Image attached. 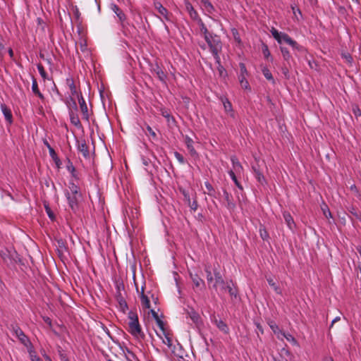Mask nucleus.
<instances>
[{"mask_svg":"<svg viewBox=\"0 0 361 361\" xmlns=\"http://www.w3.org/2000/svg\"><path fill=\"white\" fill-rule=\"evenodd\" d=\"M67 81H68V84L70 90H71V94L72 95L78 94L77 90H76V87L74 84V82L72 80H68Z\"/></svg>","mask_w":361,"mask_h":361,"instance_id":"nucleus-33","label":"nucleus"},{"mask_svg":"<svg viewBox=\"0 0 361 361\" xmlns=\"http://www.w3.org/2000/svg\"><path fill=\"white\" fill-rule=\"evenodd\" d=\"M207 42L211 52L212 53L214 59L217 63H219V52L222 49V44L219 36L216 35H210L209 36H205L204 38Z\"/></svg>","mask_w":361,"mask_h":361,"instance_id":"nucleus-2","label":"nucleus"},{"mask_svg":"<svg viewBox=\"0 0 361 361\" xmlns=\"http://www.w3.org/2000/svg\"><path fill=\"white\" fill-rule=\"evenodd\" d=\"M0 41H1V37L0 36ZM4 49V46L0 42V55L2 54V51Z\"/></svg>","mask_w":361,"mask_h":361,"instance_id":"nucleus-62","label":"nucleus"},{"mask_svg":"<svg viewBox=\"0 0 361 361\" xmlns=\"http://www.w3.org/2000/svg\"><path fill=\"white\" fill-rule=\"evenodd\" d=\"M190 277L194 285L196 287H200L201 284H204V281H202V279H200L197 274L192 275V274H190Z\"/></svg>","mask_w":361,"mask_h":361,"instance_id":"nucleus-24","label":"nucleus"},{"mask_svg":"<svg viewBox=\"0 0 361 361\" xmlns=\"http://www.w3.org/2000/svg\"><path fill=\"white\" fill-rule=\"evenodd\" d=\"M271 32L273 35V37L277 40L279 43H281V34L275 28H272L271 30Z\"/></svg>","mask_w":361,"mask_h":361,"instance_id":"nucleus-31","label":"nucleus"},{"mask_svg":"<svg viewBox=\"0 0 361 361\" xmlns=\"http://www.w3.org/2000/svg\"><path fill=\"white\" fill-rule=\"evenodd\" d=\"M188 315L193 322L197 323L200 316L196 312H195L193 310H191L190 312H188Z\"/></svg>","mask_w":361,"mask_h":361,"instance_id":"nucleus-30","label":"nucleus"},{"mask_svg":"<svg viewBox=\"0 0 361 361\" xmlns=\"http://www.w3.org/2000/svg\"><path fill=\"white\" fill-rule=\"evenodd\" d=\"M239 81H240L241 87L243 89H246V90L249 89V87H250L249 83H248V81L246 80L245 75L239 76Z\"/></svg>","mask_w":361,"mask_h":361,"instance_id":"nucleus-28","label":"nucleus"},{"mask_svg":"<svg viewBox=\"0 0 361 361\" xmlns=\"http://www.w3.org/2000/svg\"><path fill=\"white\" fill-rule=\"evenodd\" d=\"M37 68H38V71L41 75V76L43 78H47V74H46V72L44 69V67L42 66V65L41 64H38L37 65Z\"/></svg>","mask_w":361,"mask_h":361,"instance_id":"nucleus-41","label":"nucleus"},{"mask_svg":"<svg viewBox=\"0 0 361 361\" xmlns=\"http://www.w3.org/2000/svg\"><path fill=\"white\" fill-rule=\"evenodd\" d=\"M270 327L274 331V333L277 335L278 338L282 339V338L280 336V331H281L279 329L278 326L276 324L271 323L270 324Z\"/></svg>","mask_w":361,"mask_h":361,"instance_id":"nucleus-34","label":"nucleus"},{"mask_svg":"<svg viewBox=\"0 0 361 361\" xmlns=\"http://www.w3.org/2000/svg\"><path fill=\"white\" fill-rule=\"evenodd\" d=\"M70 192H66V197L70 207L73 211H75L78 208V202L81 199V194L79 188L75 184H72L70 187Z\"/></svg>","mask_w":361,"mask_h":361,"instance_id":"nucleus-4","label":"nucleus"},{"mask_svg":"<svg viewBox=\"0 0 361 361\" xmlns=\"http://www.w3.org/2000/svg\"><path fill=\"white\" fill-rule=\"evenodd\" d=\"M214 322L219 330L224 332L225 334L228 333V327L225 322H224L222 320H217L216 319H215Z\"/></svg>","mask_w":361,"mask_h":361,"instance_id":"nucleus-20","label":"nucleus"},{"mask_svg":"<svg viewBox=\"0 0 361 361\" xmlns=\"http://www.w3.org/2000/svg\"><path fill=\"white\" fill-rule=\"evenodd\" d=\"M111 9L116 14L121 23H123L126 20V15L115 4L111 6Z\"/></svg>","mask_w":361,"mask_h":361,"instance_id":"nucleus-10","label":"nucleus"},{"mask_svg":"<svg viewBox=\"0 0 361 361\" xmlns=\"http://www.w3.org/2000/svg\"><path fill=\"white\" fill-rule=\"evenodd\" d=\"M232 34L235 42L240 45L241 44V40L238 30L236 29H233Z\"/></svg>","mask_w":361,"mask_h":361,"instance_id":"nucleus-35","label":"nucleus"},{"mask_svg":"<svg viewBox=\"0 0 361 361\" xmlns=\"http://www.w3.org/2000/svg\"><path fill=\"white\" fill-rule=\"evenodd\" d=\"M231 161L233 163V170L235 172L240 173V171H243V166H241L240 163L238 161L237 158H235V157H231Z\"/></svg>","mask_w":361,"mask_h":361,"instance_id":"nucleus-21","label":"nucleus"},{"mask_svg":"<svg viewBox=\"0 0 361 361\" xmlns=\"http://www.w3.org/2000/svg\"><path fill=\"white\" fill-rule=\"evenodd\" d=\"M205 186H206V188L207 189L208 194L211 195L210 192H212L213 190L212 186L209 183H206Z\"/></svg>","mask_w":361,"mask_h":361,"instance_id":"nucleus-55","label":"nucleus"},{"mask_svg":"<svg viewBox=\"0 0 361 361\" xmlns=\"http://www.w3.org/2000/svg\"><path fill=\"white\" fill-rule=\"evenodd\" d=\"M72 123L75 125H77L79 123V120L77 118L72 117L71 118Z\"/></svg>","mask_w":361,"mask_h":361,"instance_id":"nucleus-60","label":"nucleus"},{"mask_svg":"<svg viewBox=\"0 0 361 361\" xmlns=\"http://www.w3.org/2000/svg\"><path fill=\"white\" fill-rule=\"evenodd\" d=\"M176 157L178 159V160L180 162L183 163V161H184L183 157L179 153H178V152L176 153Z\"/></svg>","mask_w":361,"mask_h":361,"instance_id":"nucleus-56","label":"nucleus"},{"mask_svg":"<svg viewBox=\"0 0 361 361\" xmlns=\"http://www.w3.org/2000/svg\"><path fill=\"white\" fill-rule=\"evenodd\" d=\"M1 109L5 116V118L11 123L12 122V114L11 110L4 104L1 105Z\"/></svg>","mask_w":361,"mask_h":361,"instance_id":"nucleus-13","label":"nucleus"},{"mask_svg":"<svg viewBox=\"0 0 361 361\" xmlns=\"http://www.w3.org/2000/svg\"><path fill=\"white\" fill-rule=\"evenodd\" d=\"M322 210L323 214L325 216L326 218H327V219L332 218L331 213L329 207H327V205L324 204L322 207Z\"/></svg>","mask_w":361,"mask_h":361,"instance_id":"nucleus-32","label":"nucleus"},{"mask_svg":"<svg viewBox=\"0 0 361 361\" xmlns=\"http://www.w3.org/2000/svg\"><path fill=\"white\" fill-rule=\"evenodd\" d=\"M78 148V150L82 154L84 157L87 158L89 157L88 147L85 142H79Z\"/></svg>","mask_w":361,"mask_h":361,"instance_id":"nucleus-17","label":"nucleus"},{"mask_svg":"<svg viewBox=\"0 0 361 361\" xmlns=\"http://www.w3.org/2000/svg\"><path fill=\"white\" fill-rule=\"evenodd\" d=\"M353 113H354V114H355V116H357H357H361V111H360V109H359L358 106H357V105H354V106H353Z\"/></svg>","mask_w":361,"mask_h":361,"instance_id":"nucleus-44","label":"nucleus"},{"mask_svg":"<svg viewBox=\"0 0 361 361\" xmlns=\"http://www.w3.org/2000/svg\"><path fill=\"white\" fill-rule=\"evenodd\" d=\"M200 3L203 9L209 13H212L214 11V8L209 0H200Z\"/></svg>","mask_w":361,"mask_h":361,"instance_id":"nucleus-16","label":"nucleus"},{"mask_svg":"<svg viewBox=\"0 0 361 361\" xmlns=\"http://www.w3.org/2000/svg\"><path fill=\"white\" fill-rule=\"evenodd\" d=\"M255 161H256V164H254L253 166H257V169H260L262 171V166H265V163L264 161H260L257 159L255 158Z\"/></svg>","mask_w":361,"mask_h":361,"instance_id":"nucleus-43","label":"nucleus"},{"mask_svg":"<svg viewBox=\"0 0 361 361\" xmlns=\"http://www.w3.org/2000/svg\"><path fill=\"white\" fill-rule=\"evenodd\" d=\"M141 303L144 308H149L150 307V302L147 295L144 294V288H142L141 295H140Z\"/></svg>","mask_w":361,"mask_h":361,"instance_id":"nucleus-19","label":"nucleus"},{"mask_svg":"<svg viewBox=\"0 0 361 361\" xmlns=\"http://www.w3.org/2000/svg\"><path fill=\"white\" fill-rule=\"evenodd\" d=\"M45 208H46V211H47V214L49 215V216L51 219H54V216L53 212H51V210L50 209V208H49V207H47V206L45 207Z\"/></svg>","mask_w":361,"mask_h":361,"instance_id":"nucleus-54","label":"nucleus"},{"mask_svg":"<svg viewBox=\"0 0 361 361\" xmlns=\"http://www.w3.org/2000/svg\"><path fill=\"white\" fill-rule=\"evenodd\" d=\"M215 276V283L213 287L217 290L218 287H220L221 290L228 292L231 298V300L237 299L238 291L237 287L233 284V281L225 282L221 274L219 271H214Z\"/></svg>","mask_w":361,"mask_h":361,"instance_id":"nucleus-1","label":"nucleus"},{"mask_svg":"<svg viewBox=\"0 0 361 361\" xmlns=\"http://www.w3.org/2000/svg\"><path fill=\"white\" fill-rule=\"evenodd\" d=\"M58 242V246L60 249L63 250H66V246H65V243H64V241L62 240V239H60V240H57Z\"/></svg>","mask_w":361,"mask_h":361,"instance_id":"nucleus-53","label":"nucleus"},{"mask_svg":"<svg viewBox=\"0 0 361 361\" xmlns=\"http://www.w3.org/2000/svg\"><path fill=\"white\" fill-rule=\"evenodd\" d=\"M260 236L263 240H267L269 238V234L264 227H261L259 229Z\"/></svg>","mask_w":361,"mask_h":361,"instance_id":"nucleus-39","label":"nucleus"},{"mask_svg":"<svg viewBox=\"0 0 361 361\" xmlns=\"http://www.w3.org/2000/svg\"><path fill=\"white\" fill-rule=\"evenodd\" d=\"M78 102H79L81 111L83 114L85 118L87 119L88 118V109H87V106L82 96H80V97L78 98Z\"/></svg>","mask_w":361,"mask_h":361,"instance_id":"nucleus-9","label":"nucleus"},{"mask_svg":"<svg viewBox=\"0 0 361 361\" xmlns=\"http://www.w3.org/2000/svg\"><path fill=\"white\" fill-rule=\"evenodd\" d=\"M200 32L203 35L204 38H205V36H209L212 35L210 32H209L208 30L207 29L204 24L202 23L201 20H200Z\"/></svg>","mask_w":361,"mask_h":361,"instance_id":"nucleus-29","label":"nucleus"},{"mask_svg":"<svg viewBox=\"0 0 361 361\" xmlns=\"http://www.w3.org/2000/svg\"><path fill=\"white\" fill-rule=\"evenodd\" d=\"M147 130L148 132V133L154 138H157V135H156V133L152 130V128L149 126H147Z\"/></svg>","mask_w":361,"mask_h":361,"instance_id":"nucleus-48","label":"nucleus"},{"mask_svg":"<svg viewBox=\"0 0 361 361\" xmlns=\"http://www.w3.org/2000/svg\"><path fill=\"white\" fill-rule=\"evenodd\" d=\"M281 51L283 59L286 61H288L290 58V55L288 50L286 48L281 47Z\"/></svg>","mask_w":361,"mask_h":361,"instance_id":"nucleus-36","label":"nucleus"},{"mask_svg":"<svg viewBox=\"0 0 361 361\" xmlns=\"http://www.w3.org/2000/svg\"><path fill=\"white\" fill-rule=\"evenodd\" d=\"M354 216H355L357 218L361 219V213L358 214L357 212H352Z\"/></svg>","mask_w":361,"mask_h":361,"instance_id":"nucleus-64","label":"nucleus"},{"mask_svg":"<svg viewBox=\"0 0 361 361\" xmlns=\"http://www.w3.org/2000/svg\"><path fill=\"white\" fill-rule=\"evenodd\" d=\"M205 271L207 273V279L208 282H212L213 281V276L212 274L211 271L209 270V267L205 268Z\"/></svg>","mask_w":361,"mask_h":361,"instance_id":"nucleus-42","label":"nucleus"},{"mask_svg":"<svg viewBox=\"0 0 361 361\" xmlns=\"http://www.w3.org/2000/svg\"><path fill=\"white\" fill-rule=\"evenodd\" d=\"M0 256L4 262L7 264L17 263L20 261L18 255L15 250H0Z\"/></svg>","mask_w":361,"mask_h":361,"instance_id":"nucleus-5","label":"nucleus"},{"mask_svg":"<svg viewBox=\"0 0 361 361\" xmlns=\"http://www.w3.org/2000/svg\"><path fill=\"white\" fill-rule=\"evenodd\" d=\"M188 204H189L190 208L192 210L195 211L197 209V202L194 201L192 203H191L190 202V200L189 198H188Z\"/></svg>","mask_w":361,"mask_h":361,"instance_id":"nucleus-51","label":"nucleus"},{"mask_svg":"<svg viewBox=\"0 0 361 361\" xmlns=\"http://www.w3.org/2000/svg\"><path fill=\"white\" fill-rule=\"evenodd\" d=\"M120 305H121V308L123 309V310H124L125 308H127V303L126 302L125 300H121L120 301Z\"/></svg>","mask_w":361,"mask_h":361,"instance_id":"nucleus-57","label":"nucleus"},{"mask_svg":"<svg viewBox=\"0 0 361 361\" xmlns=\"http://www.w3.org/2000/svg\"><path fill=\"white\" fill-rule=\"evenodd\" d=\"M339 320H340V317H336V318L332 321V322H331V326H330V327H331V328H332V327L334 326V324H335L336 322L339 321Z\"/></svg>","mask_w":361,"mask_h":361,"instance_id":"nucleus-59","label":"nucleus"},{"mask_svg":"<svg viewBox=\"0 0 361 361\" xmlns=\"http://www.w3.org/2000/svg\"><path fill=\"white\" fill-rule=\"evenodd\" d=\"M164 334V338L162 339L163 341V343L164 344H166V345H168L169 348L171 347L172 345V340L171 338L169 336V335L166 334L165 331L163 332Z\"/></svg>","mask_w":361,"mask_h":361,"instance_id":"nucleus-38","label":"nucleus"},{"mask_svg":"<svg viewBox=\"0 0 361 361\" xmlns=\"http://www.w3.org/2000/svg\"><path fill=\"white\" fill-rule=\"evenodd\" d=\"M228 173H229V175L231 177L232 180L234 181L235 184L236 185H238V181L237 180V178L235 176L234 171L231 170Z\"/></svg>","mask_w":361,"mask_h":361,"instance_id":"nucleus-49","label":"nucleus"},{"mask_svg":"<svg viewBox=\"0 0 361 361\" xmlns=\"http://www.w3.org/2000/svg\"><path fill=\"white\" fill-rule=\"evenodd\" d=\"M30 356L32 361H42L39 357H38L35 353L30 351Z\"/></svg>","mask_w":361,"mask_h":361,"instance_id":"nucleus-50","label":"nucleus"},{"mask_svg":"<svg viewBox=\"0 0 361 361\" xmlns=\"http://www.w3.org/2000/svg\"><path fill=\"white\" fill-rule=\"evenodd\" d=\"M128 327L130 334L137 338H143L145 335L142 331L141 326L139 324L137 314L135 312L130 311L128 313Z\"/></svg>","mask_w":361,"mask_h":361,"instance_id":"nucleus-3","label":"nucleus"},{"mask_svg":"<svg viewBox=\"0 0 361 361\" xmlns=\"http://www.w3.org/2000/svg\"><path fill=\"white\" fill-rule=\"evenodd\" d=\"M262 73H263L264 76L267 80L272 81L273 83L275 82L274 80V78L272 76V74L271 73V72L269 71V70L267 67H263L262 68Z\"/></svg>","mask_w":361,"mask_h":361,"instance_id":"nucleus-26","label":"nucleus"},{"mask_svg":"<svg viewBox=\"0 0 361 361\" xmlns=\"http://www.w3.org/2000/svg\"><path fill=\"white\" fill-rule=\"evenodd\" d=\"M68 169L69 171H71V172H73L75 171V168L72 165V164H71L70 166H68Z\"/></svg>","mask_w":361,"mask_h":361,"instance_id":"nucleus-63","label":"nucleus"},{"mask_svg":"<svg viewBox=\"0 0 361 361\" xmlns=\"http://www.w3.org/2000/svg\"><path fill=\"white\" fill-rule=\"evenodd\" d=\"M223 194H224V197L225 200L226 201V203H227L226 207H228V209H231V210L234 209V208L235 207V204L231 200L230 195L225 190L223 191Z\"/></svg>","mask_w":361,"mask_h":361,"instance_id":"nucleus-12","label":"nucleus"},{"mask_svg":"<svg viewBox=\"0 0 361 361\" xmlns=\"http://www.w3.org/2000/svg\"><path fill=\"white\" fill-rule=\"evenodd\" d=\"M154 71L161 81L165 80L166 74L159 66H157V68L154 69Z\"/></svg>","mask_w":361,"mask_h":361,"instance_id":"nucleus-25","label":"nucleus"},{"mask_svg":"<svg viewBox=\"0 0 361 361\" xmlns=\"http://www.w3.org/2000/svg\"><path fill=\"white\" fill-rule=\"evenodd\" d=\"M13 329L16 336L18 338L21 343L27 345L28 343V339L27 336L24 334L23 331L18 326L13 327Z\"/></svg>","mask_w":361,"mask_h":361,"instance_id":"nucleus-6","label":"nucleus"},{"mask_svg":"<svg viewBox=\"0 0 361 361\" xmlns=\"http://www.w3.org/2000/svg\"><path fill=\"white\" fill-rule=\"evenodd\" d=\"M240 76H243V75L246 76L247 75V71L246 67H245V64L243 63H240Z\"/></svg>","mask_w":361,"mask_h":361,"instance_id":"nucleus-40","label":"nucleus"},{"mask_svg":"<svg viewBox=\"0 0 361 361\" xmlns=\"http://www.w3.org/2000/svg\"><path fill=\"white\" fill-rule=\"evenodd\" d=\"M151 312H152V315H153L154 318L155 319V320H156L157 318H159V316H158V314H157V313L154 310H151Z\"/></svg>","mask_w":361,"mask_h":361,"instance_id":"nucleus-61","label":"nucleus"},{"mask_svg":"<svg viewBox=\"0 0 361 361\" xmlns=\"http://www.w3.org/2000/svg\"><path fill=\"white\" fill-rule=\"evenodd\" d=\"M283 218L289 228L293 230L295 228V224L291 215L288 212H284Z\"/></svg>","mask_w":361,"mask_h":361,"instance_id":"nucleus-15","label":"nucleus"},{"mask_svg":"<svg viewBox=\"0 0 361 361\" xmlns=\"http://www.w3.org/2000/svg\"><path fill=\"white\" fill-rule=\"evenodd\" d=\"M280 334H281L280 336L281 338L284 337L287 341L291 342L293 345H298L297 341L295 340V338L291 334H286L283 331H280Z\"/></svg>","mask_w":361,"mask_h":361,"instance_id":"nucleus-23","label":"nucleus"},{"mask_svg":"<svg viewBox=\"0 0 361 361\" xmlns=\"http://www.w3.org/2000/svg\"><path fill=\"white\" fill-rule=\"evenodd\" d=\"M218 71L220 76H224V74L225 73V69L224 67L221 65V63H218Z\"/></svg>","mask_w":361,"mask_h":361,"instance_id":"nucleus-52","label":"nucleus"},{"mask_svg":"<svg viewBox=\"0 0 361 361\" xmlns=\"http://www.w3.org/2000/svg\"><path fill=\"white\" fill-rule=\"evenodd\" d=\"M43 319H44V321L47 324H49V326H51V321L50 318H49V317H44Z\"/></svg>","mask_w":361,"mask_h":361,"instance_id":"nucleus-58","label":"nucleus"},{"mask_svg":"<svg viewBox=\"0 0 361 361\" xmlns=\"http://www.w3.org/2000/svg\"><path fill=\"white\" fill-rule=\"evenodd\" d=\"M155 8L157 11L163 16L166 20H169V16L166 8H165L160 3L157 2L154 4Z\"/></svg>","mask_w":361,"mask_h":361,"instance_id":"nucleus-8","label":"nucleus"},{"mask_svg":"<svg viewBox=\"0 0 361 361\" xmlns=\"http://www.w3.org/2000/svg\"><path fill=\"white\" fill-rule=\"evenodd\" d=\"M222 102H223V104H224V109L226 111H232V106H231V102L225 99L224 100H222Z\"/></svg>","mask_w":361,"mask_h":361,"instance_id":"nucleus-37","label":"nucleus"},{"mask_svg":"<svg viewBox=\"0 0 361 361\" xmlns=\"http://www.w3.org/2000/svg\"><path fill=\"white\" fill-rule=\"evenodd\" d=\"M185 142L187 145V147L191 155L194 156L196 154V151L195 150L193 146H192V143H193V140L189 137L188 136H186L185 137Z\"/></svg>","mask_w":361,"mask_h":361,"instance_id":"nucleus-18","label":"nucleus"},{"mask_svg":"<svg viewBox=\"0 0 361 361\" xmlns=\"http://www.w3.org/2000/svg\"><path fill=\"white\" fill-rule=\"evenodd\" d=\"M267 282L269 284V286H271L277 293H279V294L281 293L280 288L276 284V283L274 281V279L272 278L267 277Z\"/></svg>","mask_w":361,"mask_h":361,"instance_id":"nucleus-27","label":"nucleus"},{"mask_svg":"<svg viewBox=\"0 0 361 361\" xmlns=\"http://www.w3.org/2000/svg\"><path fill=\"white\" fill-rule=\"evenodd\" d=\"M32 90L35 94L37 95L40 99H44V96L41 94V92H39V90L38 89L37 82L35 78H32Z\"/></svg>","mask_w":361,"mask_h":361,"instance_id":"nucleus-22","label":"nucleus"},{"mask_svg":"<svg viewBox=\"0 0 361 361\" xmlns=\"http://www.w3.org/2000/svg\"><path fill=\"white\" fill-rule=\"evenodd\" d=\"M262 52L265 58H268L270 55V52L267 45H264L262 48Z\"/></svg>","mask_w":361,"mask_h":361,"instance_id":"nucleus-47","label":"nucleus"},{"mask_svg":"<svg viewBox=\"0 0 361 361\" xmlns=\"http://www.w3.org/2000/svg\"><path fill=\"white\" fill-rule=\"evenodd\" d=\"M156 322H157L158 326L161 329V330H162V331L164 332V322L161 319L157 318L156 319Z\"/></svg>","mask_w":361,"mask_h":361,"instance_id":"nucleus-45","label":"nucleus"},{"mask_svg":"<svg viewBox=\"0 0 361 361\" xmlns=\"http://www.w3.org/2000/svg\"><path fill=\"white\" fill-rule=\"evenodd\" d=\"M49 154H50L51 157L57 163L58 157L56 156V154L54 149L52 147H49Z\"/></svg>","mask_w":361,"mask_h":361,"instance_id":"nucleus-46","label":"nucleus"},{"mask_svg":"<svg viewBox=\"0 0 361 361\" xmlns=\"http://www.w3.org/2000/svg\"><path fill=\"white\" fill-rule=\"evenodd\" d=\"M252 169L253 170V172L255 173V177L257 179L258 182L262 185L266 184L267 181L262 173V170L260 169H257L256 166H252Z\"/></svg>","mask_w":361,"mask_h":361,"instance_id":"nucleus-7","label":"nucleus"},{"mask_svg":"<svg viewBox=\"0 0 361 361\" xmlns=\"http://www.w3.org/2000/svg\"><path fill=\"white\" fill-rule=\"evenodd\" d=\"M185 8H186L187 11L189 13L190 17L192 19H197L198 17V14L196 12V11L194 9L192 4L189 1H185Z\"/></svg>","mask_w":361,"mask_h":361,"instance_id":"nucleus-11","label":"nucleus"},{"mask_svg":"<svg viewBox=\"0 0 361 361\" xmlns=\"http://www.w3.org/2000/svg\"><path fill=\"white\" fill-rule=\"evenodd\" d=\"M285 42L293 48H298L297 42L293 40L287 34H281V42Z\"/></svg>","mask_w":361,"mask_h":361,"instance_id":"nucleus-14","label":"nucleus"}]
</instances>
